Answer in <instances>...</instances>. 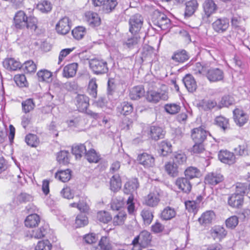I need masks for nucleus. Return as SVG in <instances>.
Wrapping results in <instances>:
<instances>
[{"label": "nucleus", "instance_id": "1", "mask_svg": "<svg viewBox=\"0 0 250 250\" xmlns=\"http://www.w3.org/2000/svg\"><path fill=\"white\" fill-rule=\"evenodd\" d=\"M89 65L93 73L98 75L107 74L109 70L107 62L102 59H91L89 61Z\"/></svg>", "mask_w": 250, "mask_h": 250}, {"label": "nucleus", "instance_id": "2", "mask_svg": "<svg viewBox=\"0 0 250 250\" xmlns=\"http://www.w3.org/2000/svg\"><path fill=\"white\" fill-rule=\"evenodd\" d=\"M152 21L154 25L157 26L163 30H168L171 27L170 19L165 14L158 11L154 12Z\"/></svg>", "mask_w": 250, "mask_h": 250}, {"label": "nucleus", "instance_id": "3", "mask_svg": "<svg viewBox=\"0 0 250 250\" xmlns=\"http://www.w3.org/2000/svg\"><path fill=\"white\" fill-rule=\"evenodd\" d=\"M202 6L204 12L202 19L204 21H207L208 19L218 10L217 5L213 0H205Z\"/></svg>", "mask_w": 250, "mask_h": 250}, {"label": "nucleus", "instance_id": "4", "mask_svg": "<svg viewBox=\"0 0 250 250\" xmlns=\"http://www.w3.org/2000/svg\"><path fill=\"white\" fill-rule=\"evenodd\" d=\"M144 22L142 16L137 14L131 16L129 20V31L131 34L137 33L140 31Z\"/></svg>", "mask_w": 250, "mask_h": 250}, {"label": "nucleus", "instance_id": "5", "mask_svg": "<svg viewBox=\"0 0 250 250\" xmlns=\"http://www.w3.org/2000/svg\"><path fill=\"white\" fill-rule=\"evenodd\" d=\"M191 138L193 142L204 143L210 133L202 126L194 128L191 129Z\"/></svg>", "mask_w": 250, "mask_h": 250}, {"label": "nucleus", "instance_id": "6", "mask_svg": "<svg viewBox=\"0 0 250 250\" xmlns=\"http://www.w3.org/2000/svg\"><path fill=\"white\" fill-rule=\"evenodd\" d=\"M245 22L244 19L238 15H233L231 19L232 27L243 37L246 36V29L243 26Z\"/></svg>", "mask_w": 250, "mask_h": 250}, {"label": "nucleus", "instance_id": "7", "mask_svg": "<svg viewBox=\"0 0 250 250\" xmlns=\"http://www.w3.org/2000/svg\"><path fill=\"white\" fill-rule=\"evenodd\" d=\"M229 26V20L224 17L217 19L212 23V28L218 33H223L226 31Z\"/></svg>", "mask_w": 250, "mask_h": 250}, {"label": "nucleus", "instance_id": "8", "mask_svg": "<svg viewBox=\"0 0 250 250\" xmlns=\"http://www.w3.org/2000/svg\"><path fill=\"white\" fill-rule=\"evenodd\" d=\"M206 76L211 82H217L223 80V71L218 68H210L207 70Z\"/></svg>", "mask_w": 250, "mask_h": 250}, {"label": "nucleus", "instance_id": "9", "mask_svg": "<svg viewBox=\"0 0 250 250\" xmlns=\"http://www.w3.org/2000/svg\"><path fill=\"white\" fill-rule=\"evenodd\" d=\"M137 161L145 168L152 167L155 165V159L154 157L146 152L139 154L137 157Z\"/></svg>", "mask_w": 250, "mask_h": 250}, {"label": "nucleus", "instance_id": "10", "mask_svg": "<svg viewBox=\"0 0 250 250\" xmlns=\"http://www.w3.org/2000/svg\"><path fill=\"white\" fill-rule=\"evenodd\" d=\"M146 100L150 103H157L160 100H167L168 98V94L166 92H158L153 90L147 91L146 93Z\"/></svg>", "mask_w": 250, "mask_h": 250}, {"label": "nucleus", "instance_id": "11", "mask_svg": "<svg viewBox=\"0 0 250 250\" xmlns=\"http://www.w3.org/2000/svg\"><path fill=\"white\" fill-rule=\"evenodd\" d=\"M91 146V144L89 142L74 145L72 147V153L75 156L76 159H80L82 156L84 157L87 151L86 147L89 148Z\"/></svg>", "mask_w": 250, "mask_h": 250}, {"label": "nucleus", "instance_id": "12", "mask_svg": "<svg viewBox=\"0 0 250 250\" xmlns=\"http://www.w3.org/2000/svg\"><path fill=\"white\" fill-rule=\"evenodd\" d=\"M224 178L222 174L217 172L208 173L205 177V183L210 186H214L223 181Z\"/></svg>", "mask_w": 250, "mask_h": 250}, {"label": "nucleus", "instance_id": "13", "mask_svg": "<svg viewBox=\"0 0 250 250\" xmlns=\"http://www.w3.org/2000/svg\"><path fill=\"white\" fill-rule=\"evenodd\" d=\"M233 114L234 121L239 126L244 125L248 121L249 115L241 109L235 108L233 111Z\"/></svg>", "mask_w": 250, "mask_h": 250}, {"label": "nucleus", "instance_id": "14", "mask_svg": "<svg viewBox=\"0 0 250 250\" xmlns=\"http://www.w3.org/2000/svg\"><path fill=\"white\" fill-rule=\"evenodd\" d=\"M75 104L80 112H84L89 105V98L84 94H78L75 98Z\"/></svg>", "mask_w": 250, "mask_h": 250}, {"label": "nucleus", "instance_id": "15", "mask_svg": "<svg viewBox=\"0 0 250 250\" xmlns=\"http://www.w3.org/2000/svg\"><path fill=\"white\" fill-rule=\"evenodd\" d=\"M175 183L177 188L184 193L188 194L191 191L192 185L187 177L178 178Z\"/></svg>", "mask_w": 250, "mask_h": 250}, {"label": "nucleus", "instance_id": "16", "mask_svg": "<svg viewBox=\"0 0 250 250\" xmlns=\"http://www.w3.org/2000/svg\"><path fill=\"white\" fill-rule=\"evenodd\" d=\"M37 69L36 65L31 60L27 61L23 63L17 61V72L23 71L24 73H34Z\"/></svg>", "mask_w": 250, "mask_h": 250}, {"label": "nucleus", "instance_id": "17", "mask_svg": "<svg viewBox=\"0 0 250 250\" xmlns=\"http://www.w3.org/2000/svg\"><path fill=\"white\" fill-rule=\"evenodd\" d=\"M70 28L69 19L66 17L61 19L56 26L57 32L61 35L67 34L69 32Z\"/></svg>", "mask_w": 250, "mask_h": 250}, {"label": "nucleus", "instance_id": "18", "mask_svg": "<svg viewBox=\"0 0 250 250\" xmlns=\"http://www.w3.org/2000/svg\"><path fill=\"white\" fill-rule=\"evenodd\" d=\"M85 19L91 27H95L101 24V18L96 13L91 11L86 12Z\"/></svg>", "mask_w": 250, "mask_h": 250}, {"label": "nucleus", "instance_id": "19", "mask_svg": "<svg viewBox=\"0 0 250 250\" xmlns=\"http://www.w3.org/2000/svg\"><path fill=\"white\" fill-rule=\"evenodd\" d=\"M218 158L223 163L231 165L235 163V156L232 152L227 150H220L218 153Z\"/></svg>", "mask_w": 250, "mask_h": 250}, {"label": "nucleus", "instance_id": "20", "mask_svg": "<svg viewBox=\"0 0 250 250\" xmlns=\"http://www.w3.org/2000/svg\"><path fill=\"white\" fill-rule=\"evenodd\" d=\"M183 82L187 90L190 92H194L197 87L194 77L190 74H187L183 78Z\"/></svg>", "mask_w": 250, "mask_h": 250}, {"label": "nucleus", "instance_id": "21", "mask_svg": "<svg viewBox=\"0 0 250 250\" xmlns=\"http://www.w3.org/2000/svg\"><path fill=\"white\" fill-rule=\"evenodd\" d=\"M118 3L116 0H105L100 6V11L104 14H109L114 11Z\"/></svg>", "mask_w": 250, "mask_h": 250}, {"label": "nucleus", "instance_id": "22", "mask_svg": "<svg viewBox=\"0 0 250 250\" xmlns=\"http://www.w3.org/2000/svg\"><path fill=\"white\" fill-rule=\"evenodd\" d=\"M189 59V53L184 49L178 50L174 52L171 59L175 62L183 63Z\"/></svg>", "mask_w": 250, "mask_h": 250}, {"label": "nucleus", "instance_id": "23", "mask_svg": "<svg viewBox=\"0 0 250 250\" xmlns=\"http://www.w3.org/2000/svg\"><path fill=\"white\" fill-rule=\"evenodd\" d=\"M84 158L90 163H98L101 160V155L94 149L89 147Z\"/></svg>", "mask_w": 250, "mask_h": 250}, {"label": "nucleus", "instance_id": "24", "mask_svg": "<svg viewBox=\"0 0 250 250\" xmlns=\"http://www.w3.org/2000/svg\"><path fill=\"white\" fill-rule=\"evenodd\" d=\"M228 203L232 208H239L243 204V197L242 195L234 193L228 197Z\"/></svg>", "mask_w": 250, "mask_h": 250}, {"label": "nucleus", "instance_id": "25", "mask_svg": "<svg viewBox=\"0 0 250 250\" xmlns=\"http://www.w3.org/2000/svg\"><path fill=\"white\" fill-rule=\"evenodd\" d=\"M155 55L154 49L151 46L145 45L142 50L140 58L142 62L145 61H150Z\"/></svg>", "mask_w": 250, "mask_h": 250}, {"label": "nucleus", "instance_id": "26", "mask_svg": "<svg viewBox=\"0 0 250 250\" xmlns=\"http://www.w3.org/2000/svg\"><path fill=\"white\" fill-rule=\"evenodd\" d=\"M139 187V183L136 178L127 181L124 186V191L126 194L133 195V193Z\"/></svg>", "mask_w": 250, "mask_h": 250}, {"label": "nucleus", "instance_id": "27", "mask_svg": "<svg viewBox=\"0 0 250 250\" xmlns=\"http://www.w3.org/2000/svg\"><path fill=\"white\" fill-rule=\"evenodd\" d=\"M165 134V131L162 127L152 126L150 128L149 135L154 140L157 141L163 138Z\"/></svg>", "mask_w": 250, "mask_h": 250}, {"label": "nucleus", "instance_id": "28", "mask_svg": "<svg viewBox=\"0 0 250 250\" xmlns=\"http://www.w3.org/2000/svg\"><path fill=\"white\" fill-rule=\"evenodd\" d=\"M145 91L142 85H138L133 87L130 91L129 97L133 100H137L143 97Z\"/></svg>", "mask_w": 250, "mask_h": 250}, {"label": "nucleus", "instance_id": "29", "mask_svg": "<svg viewBox=\"0 0 250 250\" xmlns=\"http://www.w3.org/2000/svg\"><path fill=\"white\" fill-rule=\"evenodd\" d=\"M215 217V213L212 210H208L202 214L199 218L198 221L201 225L208 224L212 222Z\"/></svg>", "mask_w": 250, "mask_h": 250}, {"label": "nucleus", "instance_id": "30", "mask_svg": "<svg viewBox=\"0 0 250 250\" xmlns=\"http://www.w3.org/2000/svg\"><path fill=\"white\" fill-rule=\"evenodd\" d=\"M78 64L77 63H71L65 66L63 69V76L66 78L74 77L77 72Z\"/></svg>", "mask_w": 250, "mask_h": 250}, {"label": "nucleus", "instance_id": "31", "mask_svg": "<svg viewBox=\"0 0 250 250\" xmlns=\"http://www.w3.org/2000/svg\"><path fill=\"white\" fill-rule=\"evenodd\" d=\"M198 3L197 0H190L186 3L185 16L190 17L192 16L197 9Z\"/></svg>", "mask_w": 250, "mask_h": 250}, {"label": "nucleus", "instance_id": "32", "mask_svg": "<svg viewBox=\"0 0 250 250\" xmlns=\"http://www.w3.org/2000/svg\"><path fill=\"white\" fill-rule=\"evenodd\" d=\"M140 41V37L138 34H131V36H129L127 40L124 42V44L128 48L132 49L136 47Z\"/></svg>", "mask_w": 250, "mask_h": 250}, {"label": "nucleus", "instance_id": "33", "mask_svg": "<svg viewBox=\"0 0 250 250\" xmlns=\"http://www.w3.org/2000/svg\"><path fill=\"white\" fill-rule=\"evenodd\" d=\"M40 222V216L36 213H32L26 217L24 223L27 227L33 228L38 226Z\"/></svg>", "mask_w": 250, "mask_h": 250}, {"label": "nucleus", "instance_id": "34", "mask_svg": "<svg viewBox=\"0 0 250 250\" xmlns=\"http://www.w3.org/2000/svg\"><path fill=\"white\" fill-rule=\"evenodd\" d=\"M159 201V195L155 192H150L145 199V204L151 207L156 206Z\"/></svg>", "mask_w": 250, "mask_h": 250}, {"label": "nucleus", "instance_id": "35", "mask_svg": "<svg viewBox=\"0 0 250 250\" xmlns=\"http://www.w3.org/2000/svg\"><path fill=\"white\" fill-rule=\"evenodd\" d=\"M140 215L145 225H149L154 217L153 212L148 208H144L141 212Z\"/></svg>", "mask_w": 250, "mask_h": 250}, {"label": "nucleus", "instance_id": "36", "mask_svg": "<svg viewBox=\"0 0 250 250\" xmlns=\"http://www.w3.org/2000/svg\"><path fill=\"white\" fill-rule=\"evenodd\" d=\"M71 177V171L69 169L60 170L55 174V178L62 182H68Z\"/></svg>", "mask_w": 250, "mask_h": 250}, {"label": "nucleus", "instance_id": "37", "mask_svg": "<svg viewBox=\"0 0 250 250\" xmlns=\"http://www.w3.org/2000/svg\"><path fill=\"white\" fill-rule=\"evenodd\" d=\"M133 109L132 105L127 102L122 103L117 108V111L124 115L130 114L132 112Z\"/></svg>", "mask_w": 250, "mask_h": 250}, {"label": "nucleus", "instance_id": "38", "mask_svg": "<svg viewBox=\"0 0 250 250\" xmlns=\"http://www.w3.org/2000/svg\"><path fill=\"white\" fill-rule=\"evenodd\" d=\"M159 153L163 156H166L172 152V146L167 141H163L159 144Z\"/></svg>", "mask_w": 250, "mask_h": 250}, {"label": "nucleus", "instance_id": "39", "mask_svg": "<svg viewBox=\"0 0 250 250\" xmlns=\"http://www.w3.org/2000/svg\"><path fill=\"white\" fill-rule=\"evenodd\" d=\"M48 229L47 225L44 224L39 229L33 230L31 233V237L36 239H41L45 235Z\"/></svg>", "mask_w": 250, "mask_h": 250}, {"label": "nucleus", "instance_id": "40", "mask_svg": "<svg viewBox=\"0 0 250 250\" xmlns=\"http://www.w3.org/2000/svg\"><path fill=\"white\" fill-rule=\"evenodd\" d=\"M185 175L188 179H191L199 177L201 176V171L196 167H188L185 171Z\"/></svg>", "mask_w": 250, "mask_h": 250}, {"label": "nucleus", "instance_id": "41", "mask_svg": "<svg viewBox=\"0 0 250 250\" xmlns=\"http://www.w3.org/2000/svg\"><path fill=\"white\" fill-rule=\"evenodd\" d=\"M165 169L167 173L170 176L175 177L178 175V166L173 162H168L165 165Z\"/></svg>", "mask_w": 250, "mask_h": 250}, {"label": "nucleus", "instance_id": "42", "mask_svg": "<svg viewBox=\"0 0 250 250\" xmlns=\"http://www.w3.org/2000/svg\"><path fill=\"white\" fill-rule=\"evenodd\" d=\"M122 186L120 176L119 174H115L110 179V189L113 191H117Z\"/></svg>", "mask_w": 250, "mask_h": 250}, {"label": "nucleus", "instance_id": "43", "mask_svg": "<svg viewBox=\"0 0 250 250\" xmlns=\"http://www.w3.org/2000/svg\"><path fill=\"white\" fill-rule=\"evenodd\" d=\"M97 88L98 85L96 83V79L93 78L90 80L88 85L87 92L92 98L94 99L97 98Z\"/></svg>", "mask_w": 250, "mask_h": 250}, {"label": "nucleus", "instance_id": "44", "mask_svg": "<svg viewBox=\"0 0 250 250\" xmlns=\"http://www.w3.org/2000/svg\"><path fill=\"white\" fill-rule=\"evenodd\" d=\"M176 215V211L174 208L167 207L162 211L161 218L163 220H169L174 217Z\"/></svg>", "mask_w": 250, "mask_h": 250}, {"label": "nucleus", "instance_id": "45", "mask_svg": "<svg viewBox=\"0 0 250 250\" xmlns=\"http://www.w3.org/2000/svg\"><path fill=\"white\" fill-rule=\"evenodd\" d=\"M211 234L214 239H218L220 240L225 237L227 231L225 229L220 226L215 227L211 231Z\"/></svg>", "mask_w": 250, "mask_h": 250}, {"label": "nucleus", "instance_id": "46", "mask_svg": "<svg viewBox=\"0 0 250 250\" xmlns=\"http://www.w3.org/2000/svg\"><path fill=\"white\" fill-rule=\"evenodd\" d=\"M27 17L23 11L20 10L17 12V29L25 27Z\"/></svg>", "mask_w": 250, "mask_h": 250}, {"label": "nucleus", "instance_id": "47", "mask_svg": "<svg viewBox=\"0 0 250 250\" xmlns=\"http://www.w3.org/2000/svg\"><path fill=\"white\" fill-rule=\"evenodd\" d=\"M22 110L23 112L27 113L34 109L35 104L33 99L29 98L21 103Z\"/></svg>", "mask_w": 250, "mask_h": 250}, {"label": "nucleus", "instance_id": "48", "mask_svg": "<svg viewBox=\"0 0 250 250\" xmlns=\"http://www.w3.org/2000/svg\"><path fill=\"white\" fill-rule=\"evenodd\" d=\"M37 76L40 82H48L51 80L52 74L50 71L46 69H42L37 72Z\"/></svg>", "mask_w": 250, "mask_h": 250}, {"label": "nucleus", "instance_id": "49", "mask_svg": "<svg viewBox=\"0 0 250 250\" xmlns=\"http://www.w3.org/2000/svg\"><path fill=\"white\" fill-rule=\"evenodd\" d=\"M165 110L169 114L174 115L178 113L181 109L180 104L170 103L165 105Z\"/></svg>", "mask_w": 250, "mask_h": 250}, {"label": "nucleus", "instance_id": "50", "mask_svg": "<svg viewBox=\"0 0 250 250\" xmlns=\"http://www.w3.org/2000/svg\"><path fill=\"white\" fill-rule=\"evenodd\" d=\"M140 239V244L143 246L148 245L151 240L150 233L146 231H142L139 235Z\"/></svg>", "mask_w": 250, "mask_h": 250}, {"label": "nucleus", "instance_id": "51", "mask_svg": "<svg viewBox=\"0 0 250 250\" xmlns=\"http://www.w3.org/2000/svg\"><path fill=\"white\" fill-rule=\"evenodd\" d=\"M215 124L223 130H226L229 127V119L223 116L217 117L215 119Z\"/></svg>", "mask_w": 250, "mask_h": 250}, {"label": "nucleus", "instance_id": "52", "mask_svg": "<svg viewBox=\"0 0 250 250\" xmlns=\"http://www.w3.org/2000/svg\"><path fill=\"white\" fill-rule=\"evenodd\" d=\"M217 105V103L213 100H203L199 103V106L205 111L212 109Z\"/></svg>", "mask_w": 250, "mask_h": 250}, {"label": "nucleus", "instance_id": "53", "mask_svg": "<svg viewBox=\"0 0 250 250\" xmlns=\"http://www.w3.org/2000/svg\"><path fill=\"white\" fill-rule=\"evenodd\" d=\"M37 8L42 13H47L51 11L52 5L49 1L44 0L41 1L38 4Z\"/></svg>", "mask_w": 250, "mask_h": 250}, {"label": "nucleus", "instance_id": "54", "mask_svg": "<svg viewBox=\"0 0 250 250\" xmlns=\"http://www.w3.org/2000/svg\"><path fill=\"white\" fill-rule=\"evenodd\" d=\"M26 144L32 147H36L39 144V139L37 136L33 134L27 135L25 138Z\"/></svg>", "mask_w": 250, "mask_h": 250}, {"label": "nucleus", "instance_id": "55", "mask_svg": "<svg viewBox=\"0 0 250 250\" xmlns=\"http://www.w3.org/2000/svg\"><path fill=\"white\" fill-rule=\"evenodd\" d=\"M187 156L186 154L180 151L175 152L173 155V162L177 165H182L186 162Z\"/></svg>", "mask_w": 250, "mask_h": 250}, {"label": "nucleus", "instance_id": "56", "mask_svg": "<svg viewBox=\"0 0 250 250\" xmlns=\"http://www.w3.org/2000/svg\"><path fill=\"white\" fill-rule=\"evenodd\" d=\"M86 33L85 28L83 26H78L72 31V34L75 39L80 40L82 39Z\"/></svg>", "mask_w": 250, "mask_h": 250}, {"label": "nucleus", "instance_id": "57", "mask_svg": "<svg viewBox=\"0 0 250 250\" xmlns=\"http://www.w3.org/2000/svg\"><path fill=\"white\" fill-rule=\"evenodd\" d=\"M88 222V218L86 215L84 214L80 213L77 216L75 219L76 227H83L87 225Z\"/></svg>", "mask_w": 250, "mask_h": 250}, {"label": "nucleus", "instance_id": "58", "mask_svg": "<svg viewBox=\"0 0 250 250\" xmlns=\"http://www.w3.org/2000/svg\"><path fill=\"white\" fill-rule=\"evenodd\" d=\"M37 23L38 20L37 18H36L35 17H27V20H26V24L25 25V27H26L28 29L31 30L32 32H35L38 27Z\"/></svg>", "mask_w": 250, "mask_h": 250}, {"label": "nucleus", "instance_id": "59", "mask_svg": "<svg viewBox=\"0 0 250 250\" xmlns=\"http://www.w3.org/2000/svg\"><path fill=\"white\" fill-rule=\"evenodd\" d=\"M99 246L102 250H112V245L109 238L107 236H102L99 242Z\"/></svg>", "mask_w": 250, "mask_h": 250}, {"label": "nucleus", "instance_id": "60", "mask_svg": "<svg viewBox=\"0 0 250 250\" xmlns=\"http://www.w3.org/2000/svg\"><path fill=\"white\" fill-rule=\"evenodd\" d=\"M98 220L104 223H108L112 220V216L110 214L105 211H101L97 213Z\"/></svg>", "mask_w": 250, "mask_h": 250}, {"label": "nucleus", "instance_id": "61", "mask_svg": "<svg viewBox=\"0 0 250 250\" xmlns=\"http://www.w3.org/2000/svg\"><path fill=\"white\" fill-rule=\"evenodd\" d=\"M17 86L20 88H27L29 86V83L24 74H17Z\"/></svg>", "mask_w": 250, "mask_h": 250}, {"label": "nucleus", "instance_id": "62", "mask_svg": "<svg viewBox=\"0 0 250 250\" xmlns=\"http://www.w3.org/2000/svg\"><path fill=\"white\" fill-rule=\"evenodd\" d=\"M125 201L122 197L113 199L111 203V208L113 210H119L125 205Z\"/></svg>", "mask_w": 250, "mask_h": 250}, {"label": "nucleus", "instance_id": "63", "mask_svg": "<svg viewBox=\"0 0 250 250\" xmlns=\"http://www.w3.org/2000/svg\"><path fill=\"white\" fill-rule=\"evenodd\" d=\"M69 152L66 150H62L58 153L57 160L60 164L65 165L68 163V155Z\"/></svg>", "mask_w": 250, "mask_h": 250}, {"label": "nucleus", "instance_id": "64", "mask_svg": "<svg viewBox=\"0 0 250 250\" xmlns=\"http://www.w3.org/2000/svg\"><path fill=\"white\" fill-rule=\"evenodd\" d=\"M51 248L52 245L48 240H43L38 242L35 250H51Z\"/></svg>", "mask_w": 250, "mask_h": 250}]
</instances>
